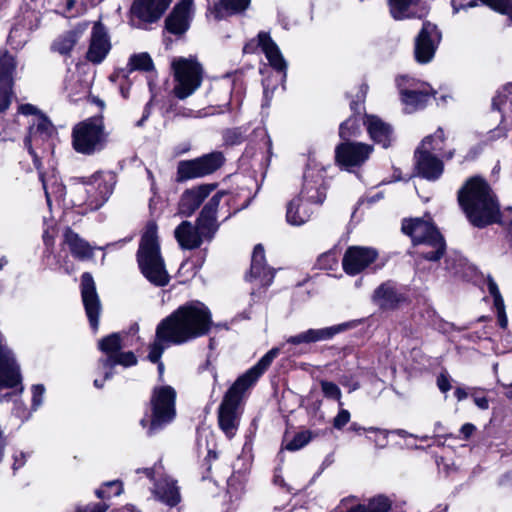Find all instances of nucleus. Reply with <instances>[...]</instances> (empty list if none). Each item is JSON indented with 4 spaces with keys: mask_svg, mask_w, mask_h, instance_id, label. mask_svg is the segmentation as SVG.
<instances>
[{
    "mask_svg": "<svg viewBox=\"0 0 512 512\" xmlns=\"http://www.w3.org/2000/svg\"><path fill=\"white\" fill-rule=\"evenodd\" d=\"M212 325L211 312L199 301L180 306L157 325L159 339L181 345L206 335Z\"/></svg>",
    "mask_w": 512,
    "mask_h": 512,
    "instance_id": "nucleus-1",
    "label": "nucleus"
},
{
    "mask_svg": "<svg viewBox=\"0 0 512 512\" xmlns=\"http://www.w3.org/2000/svg\"><path fill=\"white\" fill-rule=\"evenodd\" d=\"M280 349L274 347L233 383L225 393L218 408V424L228 438H232L240 422V403L244 392L253 386L279 355Z\"/></svg>",
    "mask_w": 512,
    "mask_h": 512,
    "instance_id": "nucleus-2",
    "label": "nucleus"
},
{
    "mask_svg": "<svg viewBox=\"0 0 512 512\" xmlns=\"http://www.w3.org/2000/svg\"><path fill=\"white\" fill-rule=\"evenodd\" d=\"M458 201L468 220L483 228L498 221L499 205L488 184L480 178H471L458 192Z\"/></svg>",
    "mask_w": 512,
    "mask_h": 512,
    "instance_id": "nucleus-3",
    "label": "nucleus"
},
{
    "mask_svg": "<svg viewBox=\"0 0 512 512\" xmlns=\"http://www.w3.org/2000/svg\"><path fill=\"white\" fill-rule=\"evenodd\" d=\"M225 195V192L219 191L209 199L201 210L196 225L183 221L176 227L174 236L182 249L193 250L199 248L204 240L213 239L219 228L217 210Z\"/></svg>",
    "mask_w": 512,
    "mask_h": 512,
    "instance_id": "nucleus-4",
    "label": "nucleus"
},
{
    "mask_svg": "<svg viewBox=\"0 0 512 512\" xmlns=\"http://www.w3.org/2000/svg\"><path fill=\"white\" fill-rule=\"evenodd\" d=\"M116 175L111 171L97 172L87 180H75L69 185V196L73 206L82 208V213L102 207L113 193Z\"/></svg>",
    "mask_w": 512,
    "mask_h": 512,
    "instance_id": "nucleus-5",
    "label": "nucleus"
},
{
    "mask_svg": "<svg viewBox=\"0 0 512 512\" xmlns=\"http://www.w3.org/2000/svg\"><path fill=\"white\" fill-rule=\"evenodd\" d=\"M363 162H334L323 165L322 162H308L303 174V185L299 195L307 203L321 205L326 198L328 187V171L338 169L341 172L353 173L361 179Z\"/></svg>",
    "mask_w": 512,
    "mask_h": 512,
    "instance_id": "nucleus-6",
    "label": "nucleus"
},
{
    "mask_svg": "<svg viewBox=\"0 0 512 512\" xmlns=\"http://www.w3.org/2000/svg\"><path fill=\"white\" fill-rule=\"evenodd\" d=\"M137 261L145 278L158 287L166 286L170 277L160 255L157 225L150 221L145 227L137 252Z\"/></svg>",
    "mask_w": 512,
    "mask_h": 512,
    "instance_id": "nucleus-7",
    "label": "nucleus"
},
{
    "mask_svg": "<svg viewBox=\"0 0 512 512\" xmlns=\"http://www.w3.org/2000/svg\"><path fill=\"white\" fill-rule=\"evenodd\" d=\"M402 231L411 237L419 257L436 262L444 255L445 239L432 223L421 218L405 219L402 222Z\"/></svg>",
    "mask_w": 512,
    "mask_h": 512,
    "instance_id": "nucleus-8",
    "label": "nucleus"
},
{
    "mask_svg": "<svg viewBox=\"0 0 512 512\" xmlns=\"http://www.w3.org/2000/svg\"><path fill=\"white\" fill-rule=\"evenodd\" d=\"M19 112L23 115L35 116L29 126L28 135L25 138V146L28 148L31 157H33L34 160H41L47 157L48 152L52 151V138L56 134L54 125L31 104L21 105Z\"/></svg>",
    "mask_w": 512,
    "mask_h": 512,
    "instance_id": "nucleus-9",
    "label": "nucleus"
},
{
    "mask_svg": "<svg viewBox=\"0 0 512 512\" xmlns=\"http://www.w3.org/2000/svg\"><path fill=\"white\" fill-rule=\"evenodd\" d=\"M173 71V94L176 98L184 100L201 86L203 68L193 57H177L171 62Z\"/></svg>",
    "mask_w": 512,
    "mask_h": 512,
    "instance_id": "nucleus-10",
    "label": "nucleus"
},
{
    "mask_svg": "<svg viewBox=\"0 0 512 512\" xmlns=\"http://www.w3.org/2000/svg\"><path fill=\"white\" fill-rule=\"evenodd\" d=\"M176 391L171 386L155 387L150 399L151 419L147 434L152 436L171 423L176 416Z\"/></svg>",
    "mask_w": 512,
    "mask_h": 512,
    "instance_id": "nucleus-11",
    "label": "nucleus"
},
{
    "mask_svg": "<svg viewBox=\"0 0 512 512\" xmlns=\"http://www.w3.org/2000/svg\"><path fill=\"white\" fill-rule=\"evenodd\" d=\"M98 347L106 355L98 362V368L104 374V380L112 377V369L116 365L130 367L137 363V358L133 352H121V337L118 333H112L102 338Z\"/></svg>",
    "mask_w": 512,
    "mask_h": 512,
    "instance_id": "nucleus-12",
    "label": "nucleus"
},
{
    "mask_svg": "<svg viewBox=\"0 0 512 512\" xmlns=\"http://www.w3.org/2000/svg\"><path fill=\"white\" fill-rule=\"evenodd\" d=\"M73 147L83 154H91L105 141L102 117H92L78 123L72 132Z\"/></svg>",
    "mask_w": 512,
    "mask_h": 512,
    "instance_id": "nucleus-13",
    "label": "nucleus"
},
{
    "mask_svg": "<svg viewBox=\"0 0 512 512\" xmlns=\"http://www.w3.org/2000/svg\"><path fill=\"white\" fill-rule=\"evenodd\" d=\"M161 464H156L153 468L137 469V473L143 471L147 478L154 481L153 494L162 503L174 507L180 500V491L177 481L161 471Z\"/></svg>",
    "mask_w": 512,
    "mask_h": 512,
    "instance_id": "nucleus-14",
    "label": "nucleus"
},
{
    "mask_svg": "<svg viewBox=\"0 0 512 512\" xmlns=\"http://www.w3.org/2000/svg\"><path fill=\"white\" fill-rule=\"evenodd\" d=\"M397 86L407 113L423 109L431 98L430 88L413 78L401 76L397 79Z\"/></svg>",
    "mask_w": 512,
    "mask_h": 512,
    "instance_id": "nucleus-15",
    "label": "nucleus"
},
{
    "mask_svg": "<svg viewBox=\"0 0 512 512\" xmlns=\"http://www.w3.org/2000/svg\"><path fill=\"white\" fill-rule=\"evenodd\" d=\"M455 155V149L450 147L444 138L441 128L426 136L415 149L416 160H449Z\"/></svg>",
    "mask_w": 512,
    "mask_h": 512,
    "instance_id": "nucleus-16",
    "label": "nucleus"
},
{
    "mask_svg": "<svg viewBox=\"0 0 512 512\" xmlns=\"http://www.w3.org/2000/svg\"><path fill=\"white\" fill-rule=\"evenodd\" d=\"M19 365L16 363L12 351L3 343L0 335V391L5 388H13L21 384ZM11 393L0 395V402L8 401Z\"/></svg>",
    "mask_w": 512,
    "mask_h": 512,
    "instance_id": "nucleus-17",
    "label": "nucleus"
},
{
    "mask_svg": "<svg viewBox=\"0 0 512 512\" xmlns=\"http://www.w3.org/2000/svg\"><path fill=\"white\" fill-rule=\"evenodd\" d=\"M441 41V33L436 25L424 22L415 39V58L420 63H428L434 57Z\"/></svg>",
    "mask_w": 512,
    "mask_h": 512,
    "instance_id": "nucleus-18",
    "label": "nucleus"
},
{
    "mask_svg": "<svg viewBox=\"0 0 512 512\" xmlns=\"http://www.w3.org/2000/svg\"><path fill=\"white\" fill-rule=\"evenodd\" d=\"M111 48L112 43L106 27L100 21L95 22L85 54L86 60L95 65L101 64L106 59Z\"/></svg>",
    "mask_w": 512,
    "mask_h": 512,
    "instance_id": "nucleus-19",
    "label": "nucleus"
},
{
    "mask_svg": "<svg viewBox=\"0 0 512 512\" xmlns=\"http://www.w3.org/2000/svg\"><path fill=\"white\" fill-rule=\"evenodd\" d=\"M81 296L91 328L96 331L99 326L101 303L96 292L92 275L85 272L81 276Z\"/></svg>",
    "mask_w": 512,
    "mask_h": 512,
    "instance_id": "nucleus-20",
    "label": "nucleus"
},
{
    "mask_svg": "<svg viewBox=\"0 0 512 512\" xmlns=\"http://www.w3.org/2000/svg\"><path fill=\"white\" fill-rule=\"evenodd\" d=\"M378 256L375 249L362 246L349 247L342 259L344 271L351 276L357 275L373 263Z\"/></svg>",
    "mask_w": 512,
    "mask_h": 512,
    "instance_id": "nucleus-21",
    "label": "nucleus"
},
{
    "mask_svg": "<svg viewBox=\"0 0 512 512\" xmlns=\"http://www.w3.org/2000/svg\"><path fill=\"white\" fill-rule=\"evenodd\" d=\"M39 180L42 183L47 204L51 205V198L62 199L66 195V187L60 182L56 168L51 162H36Z\"/></svg>",
    "mask_w": 512,
    "mask_h": 512,
    "instance_id": "nucleus-22",
    "label": "nucleus"
},
{
    "mask_svg": "<svg viewBox=\"0 0 512 512\" xmlns=\"http://www.w3.org/2000/svg\"><path fill=\"white\" fill-rule=\"evenodd\" d=\"M16 63L7 51H0V112L6 111L13 98V72Z\"/></svg>",
    "mask_w": 512,
    "mask_h": 512,
    "instance_id": "nucleus-23",
    "label": "nucleus"
},
{
    "mask_svg": "<svg viewBox=\"0 0 512 512\" xmlns=\"http://www.w3.org/2000/svg\"><path fill=\"white\" fill-rule=\"evenodd\" d=\"M371 300L379 309L386 311L398 308L406 298L397 284L388 280L374 290Z\"/></svg>",
    "mask_w": 512,
    "mask_h": 512,
    "instance_id": "nucleus-24",
    "label": "nucleus"
},
{
    "mask_svg": "<svg viewBox=\"0 0 512 512\" xmlns=\"http://www.w3.org/2000/svg\"><path fill=\"white\" fill-rule=\"evenodd\" d=\"M246 279L248 281H258V284L262 287H268L273 282L274 270L266 266L265 251L261 244L254 247L250 272Z\"/></svg>",
    "mask_w": 512,
    "mask_h": 512,
    "instance_id": "nucleus-25",
    "label": "nucleus"
},
{
    "mask_svg": "<svg viewBox=\"0 0 512 512\" xmlns=\"http://www.w3.org/2000/svg\"><path fill=\"white\" fill-rule=\"evenodd\" d=\"M172 0H134L131 13L141 21L156 22L169 7Z\"/></svg>",
    "mask_w": 512,
    "mask_h": 512,
    "instance_id": "nucleus-26",
    "label": "nucleus"
},
{
    "mask_svg": "<svg viewBox=\"0 0 512 512\" xmlns=\"http://www.w3.org/2000/svg\"><path fill=\"white\" fill-rule=\"evenodd\" d=\"M214 189L215 185H200L185 190L178 204L179 214L185 217L191 216Z\"/></svg>",
    "mask_w": 512,
    "mask_h": 512,
    "instance_id": "nucleus-27",
    "label": "nucleus"
},
{
    "mask_svg": "<svg viewBox=\"0 0 512 512\" xmlns=\"http://www.w3.org/2000/svg\"><path fill=\"white\" fill-rule=\"evenodd\" d=\"M363 124L374 142L380 144L383 148H388L391 145L393 128L389 123L376 115L365 114Z\"/></svg>",
    "mask_w": 512,
    "mask_h": 512,
    "instance_id": "nucleus-28",
    "label": "nucleus"
},
{
    "mask_svg": "<svg viewBox=\"0 0 512 512\" xmlns=\"http://www.w3.org/2000/svg\"><path fill=\"white\" fill-rule=\"evenodd\" d=\"M193 0H181L166 19V28L173 34L184 33L192 16Z\"/></svg>",
    "mask_w": 512,
    "mask_h": 512,
    "instance_id": "nucleus-29",
    "label": "nucleus"
},
{
    "mask_svg": "<svg viewBox=\"0 0 512 512\" xmlns=\"http://www.w3.org/2000/svg\"><path fill=\"white\" fill-rule=\"evenodd\" d=\"M259 45L265 54L270 65L278 72L283 73L282 79L286 77L287 63L283 58L277 44L271 39L268 33L258 34Z\"/></svg>",
    "mask_w": 512,
    "mask_h": 512,
    "instance_id": "nucleus-30",
    "label": "nucleus"
},
{
    "mask_svg": "<svg viewBox=\"0 0 512 512\" xmlns=\"http://www.w3.org/2000/svg\"><path fill=\"white\" fill-rule=\"evenodd\" d=\"M222 162H180L177 180L185 181L209 175L221 167Z\"/></svg>",
    "mask_w": 512,
    "mask_h": 512,
    "instance_id": "nucleus-31",
    "label": "nucleus"
},
{
    "mask_svg": "<svg viewBox=\"0 0 512 512\" xmlns=\"http://www.w3.org/2000/svg\"><path fill=\"white\" fill-rule=\"evenodd\" d=\"M88 23L78 24L72 30L59 35L52 43L51 49L61 55H70L74 46L77 44L83 33L86 31Z\"/></svg>",
    "mask_w": 512,
    "mask_h": 512,
    "instance_id": "nucleus-32",
    "label": "nucleus"
},
{
    "mask_svg": "<svg viewBox=\"0 0 512 512\" xmlns=\"http://www.w3.org/2000/svg\"><path fill=\"white\" fill-rule=\"evenodd\" d=\"M342 330V326H331V327H325L321 329H308L304 332H301L297 335L290 336L287 338V343L293 344V345H299V344H309V343H315L318 341H324L329 340L333 338L337 333H339Z\"/></svg>",
    "mask_w": 512,
    "mask_h": 512,
    "instance_id": "nucleus-33",
    "label": "nucleus"
},
{
    "mask_svg": "<svg viewBox=\"0 0 512 512\" xmlns=\"http://www.w3.org/2000/svg\"><path fill=\"white\" fill-rule=\"evenodd\" d=\"M373 146L362 142H344L336 147L335 160H366Z\"/></svg>",
    "mask_w": 512,
    "mask_h": 512,
    "instance_id": "nucleus-34",
    "label": "nucleus"
},
{
    "mask_svg": "<svg viewBox=\"0 0 512 512\" xmlns=\"http://www.w3.org/2000/svg\"><path fill=\"white\" fill-rule=\"evenodd\" d=\"M63 242L74 258L87 260L93 257L94 248L72 229L67 228L65 230Z\"/></svg>",
    "mask_w": 512,
    "mask_h": 512,
    "instance_id": "nucleus-35",
    "label": "nucleus"
},
{
    "mask_svg": "<svg viewBox=\"0 0 512 512\" xmlns=\"http://www.w3.org/2000/svg\"><path fill=\"white\" fill-rule=\"evenodd\" d=\"M360 506L358 512H391L392 501L383 495H378L369 500L368 504H361L356 496L343 498L340 502L341 506Z\"/></svg>",
    "mask_w": 512,
    "mask_h": 512,
    "instance_id": "nucleus-36",
    "label": "nucleus"
},
{
    "mask_svg": "<svg viewBox=\"0 0 512 512\" xmlns=\"http://www.w3.org/2000/svg\"><path fill=\"white\" fill-rule=\"evenodd\" d=\"M310 205L311 203H307L302 198L293 199L287 206L286 219L288 223L295 226L306 223L313 213Z\"/></svg>",
    "mask_w": 512,
    "mask_h": 512,
    "instance_id": "nucleus-37",
    "label": "nucleus"
},
{
    "mask_svg": "<svg viewBox=\"0 0 512 512\" xmlns=\"http://www.w3.org/2000/svg\"><path fill=\"white\" fill-rule=\"evenodd\" d=\"M251 0H220L211 13L215 19H222L227 15L241 13L247 9Z\"/></svg>",
    "mask_w": 512,
    "mask_h": 512,
    "instance_id": "nucleus-38",
    "label": "nucleus"
},
{
    "mask_svg": "<svg viewBox=\"0 0 512 512\" xmlns=\"http://www.w3.org/2000/svg\"><path fill=\"white\" fill-rule=\"evenodd\" d=\"M487 287L490 295L493 297L494 307L497 312L498 323L501 328H506L508 324V319L505 312L504 300L499 291L498 285L496 284L492 277H488Z\"/></svg>",
    "mask_w": 512,
    "mask_h": 512,
    "instance_id": "nucleus-39",
    "label": "nucleus"
},
{
    "mask_svg": "<svg viewBox=\"0 0 512 512\" xmlns=\"http://www.w3.org/2000/svg\"><path fill=\"white\" fill-rule=\"evenodd\" d=\"M420 0H389L390 14L395 20H403L406 18L416 17V13L412 11Z\"/></svg>",
    "mask_w": 512,
    "mask_h": 512,
    "instance_id": "nucleus-40",
    "label": "nucleus"
},
{
    "mask_svg": "<svg viewBox=\"0 0 512 512\" xmlns=\"http://www.w3.org/2000/svg\"><path fill=\"white\" fill-rule=\"evenodd\" d=\"M414 175L427 180L438 179L443 171V162H415Z\"/></svg>",
    "mask_w": 512,
    "mask_h": 512,
    "instance_id": "nucleus-41",
    "label": "nucleus"
},
{
    "mask_svg": "<svg viewBox=\"0 0 512 512\" xmlns=\"http://www.w3.org/2000/svg\"><path fill=\"white\" fill-rule=\"evenodd\" d=\"M512 94V83L507 84L502 91L498 92V94L492 100L493 108L499 110L500 112H505L508 110L512 111V96L509 98L508 95Z\"/></svg>",
    "mask_w": 512,
    "mask_h": 512,
    "instance_id": "nucleus-42",
    "label": "nucleus"
},
{
    "mask_svg": "<svg viewBox=\"0 0 512 512\" xmlns=\"http://www.w3.org/2000/svg\"><path fill=\"white\" fill-rule=\"evenodd\" d=\"M129 71H151L154 69L153 61L148 53L134 54L130 57L128 63Z\"/></svg>",
    "mask_w": 512,
    "mask_h": 512,
    "instance_id": "nucleus-43",
    "label": "nucleus"
},
{
    "mask_svg": "<svg viewBox=\"0 0 512 512\" xmlns=\"http://www.w3.org/2000/svg\"><path fill=\"white\" fill-rule=\"evenodd\" d=\"M312 439L310 431H302L297 433L291 441L286 443L285 449L289 451H297L307 445Z\"/></svg>",
    "mask_w": 512,
    "mask_h": 512,
    "instance_id": "nucleus-44",
    "label": "nucleus"
},
{
    "mask_svg": "<svg viewBox=\"0 0 512 512\" xmlns=\"http://www.w3.org/2000/svg\"><path fill=\"white\" fill-rule=\"evenodd\" d=\"M122 493V484L120 481L114 480L107 482L104 487L96 490V495L98 498H111L113 496H118Z\"/></svg>",
    "mask_w": 512,
    "mask_h": 512,
    "instance_id": "nucleus-45",
    "label": "nucleus"
},
{
    "mask_svg": "<svg viewBox=\"0 0 512 512\" xmlns=\"http://www.w3.org/2000/svg\"><path fill=\"white\" fill-rule=\"evenodd\" d=\"M320 386L322 393L326 398L338 401L339 406L343 405L341 402L342 393L338 385L327 380H321Z\"/></svg>",
    "mask_w": 512,
    "mask_h": 512,
    "instance_id": "nucleus-46",
    "label": "nucleus"
},
{
    "mask_svg": "<svg viewBox=\"0 0 512 512\" xmlns=\"http://www.w3.org/2000/svg\"><path fill=\"white\" fill-rule=\"evenodd\" d=\"M156 339L149 347L148 359L152 363H158L164 352L163 343L171 344L169 340L159 339L157 332L155 333Z\"/></svg>",
    "mask_w": 512,
    "mask_h": 512,
    "instance_id": "nucleus-47",
    "label": "nucleus"
},
{
    "mask_svg": "<svg viewBox=\"0 0 512 512\" xmlns=\"http://www.w3.org/2000/svg\"><path fill=\"white\" fill-rule=\"evenodd\" d=\"M481 2L495 11L509 15L512 20V2L511 0H481Z\"/></svg>",
    "mask_w": 512,
    "mask_h": 512,
    "instance_id": "nucleus-48",
    "label": "nucleus"
},
{
    "mask_svg": "<svg viewBox=\"0 0 512 512\" xmlns=\"http://www.w3.org/2000/svg\"><path fill=\"white\" fill-rule=\"evenodd\" d=\"M369 433H374L375 437L368 436L367 438L372 441L377 448H385L388 444V431L375 427L368 428Z\"/></svg>",
    "mask_w": 512,
    "mask_h": 512,
    "instance_id": "nucleus-49",
    "label": "nucleus"
},
{
    "mask_svg": "<svg viewBox=\"0 0 512 512\" xmlns=\"http://www.w3.org/2000/svg\"><path fill=\"white\" fill-rule=\"evenodd\" d=\"M45 388L41 384L32 386V409L37 410L43 403Z\"/></svg>",
    "mask_w": 512,
    "mask_h": 512,
    "instance_id": "nucleus-50",
    "label": "nucleus"
},
{
    "mask_svg": "<svg viewBox=\"0 0 512 512\" xmlns=\"http://www.w3.org/2000/svg\"><path fill=\"white\" fill-rule=\"evenodd\" d=\"M350 421V412L346 409H340L333 420L334 428L341 430Z\"/></svg>",
    "mask_w": 512,
    "mask_h": 512,
    "instance_id": "nucleus-51",
    "label": "nucleus"
},
{
    "mask_svg": "<svg viewBox=\"0 0 512 512\" xmlns=\"http://www.w3.org/2000/svg\"><path fill=\"white\" fill-rule=\"evenodd\" d=\"M355 127V121L352 119H348L340 125L339 135L342 139H347L350 136L354 135L352 129Z\"/></svg>",
    "mask_w": 512,
    "mask_h": 512,
    "instance_id": "nucleus-52",
    "label": "nucleus"
},
{
    "mask_svg": "<svg viewBox=\"0 0 512 512\" xmlns=\"http://www.w3.org/2000/svg\"><path fill=\"white\" fill-rule=\"evenodd\" d=\"M318 263L321 268L332 269V266L336 264V259L333 253L328 252L318 258Z\"/></svg>",
    "mask_w": 512,
    "mask_h": 512,
    "instance_id": "nucleus-53",
    "label": "nucleus"
},
{
    "mask_svg": "<svg viewBox=\"0 0 512 512\" xmlns=\"http://www.w3.org/2000/svg\"><path fill=\"white\" fill-rule=\"evenodd\" d=\"M13 414L22 421L28 420L31 416V412L28 411L26 406L21 402L14 403Z\"/></svg>",
    "mask_w": 512,
    "mask_h": 512,
    "instance_id": "nucleus-54",
    "label": "nucleus"
},
{
    "mask_svg": "<svg viewBox=\"0 0 512 512\" xmlns=\"http://www.w3.org/2000/svg\"><path fill=\"white\" fill-rule=\"evenodd\" d=\"M478 0H452V6L455 13L459 12L461 9H466L468 7H474L477 5Z\"/></svg>",
    "mask_w": 512,
    "mask_h": 512,
    "instance_id": "nucleus-55",
    "label": "nucleus"
},
{
    "mask_svg": "<svg viewBox=\"0 0 512 512\" xmlns=\"http://www.w3.org/2000/svg\"><path fill=\"white\" fill-rule=\"evenodd\" d=\"M437 386L441 392L449 391L451 389L449 378L444 374H440L437 378Z\"/></svg>",
    "mask_w": 512,
    "mask_h": 512,
    "instance_id": "nucleus-56",
    "label": "nucleus"
},
{
    "mask_svg": "<svg viewBox=\"0 0 512 512\" xmlns=\"http://www.w3.org/2000/svg\"><path fill=\"white\" fill-rule=\"evenodd\" d=\"M107 506L105 504L96 503L87 505L84 508L78 509L77 512H106Z\"/></svg>",
    "mask_w": 512,
    "mask_h": 512,
    "instance_id": "nucleus-57",
    "label": "nucleus"
},
{
    "mask_svg": "<svg viewBox=\"0 0 512 512\" xmlns=\"http://www.w3.org/2000/svg\"><path fill=\"white\" fill-rule=\"evenodd\" d=\"M224 137L226 143L233 145L240 142L241 134L236 130H229L225 133Z\"/></svg>",
    "mask_w": 512,
    "mask_h": 512,
    "instance_id": "nucleus-58",
    "label": "nucleus"
},
{
    "mask_svg": "<svg viewBox=\"0 0 512 512\" xmlns=\"http://www.w3.org/2000/svg\"><path fill=\"white\" fill-rule=\"evenodd\" d=\"M475 430V425H473L472 423H465L464 425H462L460 433L462 434L464 440H468L475 432Z\"/></svg>",
    "mask_w": 512,
    "mask_h": 512,
    "instance_id": "nucleus-59",
    "label": "nucleus"
},
{
    "mask_svg": "<svg viewBox=\"0 0 512 512\" xmlns=\"http://www.w3.org/2000/svg\"><path fill=\"white\" fill-rule=\"evenodd\" d=\"M225 158V155L223 154V152H220V151H214V152H211L209 154H205L201 157H198V158H195L194 160H213V161H216V160H224Z\"/></svg>",
    "mask_w": 512,
    "mask_h": 512,
    "instance_id": "nucleus-60",
    "label": "nucleus"
},
{
    "mask_svg": "<svg viewBox=\"0 0 512 512\" xmlns=\"http://www.w3.org/2000/svg\"><path fill=\"white\" fill-rule=\"evenodd\" d=\"M26 461V456L23 452H19V454L14 455V463H13V470L16 471L17 469L21 468Z\"/></svg>",
    "mask_w": 512,
    "mask_h": 512,
    "instance_id": "nucleus-61",
    "label": "nucleus"
},
{
    "mask_svg": "<svg viewBox=\"0 0 512 512\" xmlns=\"http://www.w3.org/2000/svg\"><path fill=\"white\" fill-rule=\"evenodd\" d=\"M474 400V403L475 405L482 409V410H487L489 408V401L486 397H478V396H475L473 398Z\"/></svg>",
    "mask_w": 512,
    "mask_h": 512,
    "instance_id": "nucleus-62",
    "label": "nucleus"
},
{
    "mask_svg": "<svg viewBox=\"0 0 512 512\" xmlns=\"http://www.w3.org/2000/svg\"><path fill=\"white\" fill-rule=\"evenodd\" d=\"M454 395L458 401H462L467 398L468 393L462 387H457L454 391Z\"/></svg>",
    "mask_w": 512,
    "mask_h": 512,
    "instance_id": "nucleus-63",
    "label": "nucleus"
},
{
    "mask_svg": "<svg viewBox=\"0 0 512 512\" xmlns=\"http://www.w3.org/2000/svg\"><path fill=\"white\" fill-rule=\"evenodd\" d=\"M43 241H44V244L49 247V246H53L54 244V238L52 235H50L48 233V231H45L44 234H43Z\"/></svg>",
    "mask_w": 512,
    "mask_h": 512,
    "instance_id": "nucleus-64",
    "label": "nucleus"
}]
</instances>
